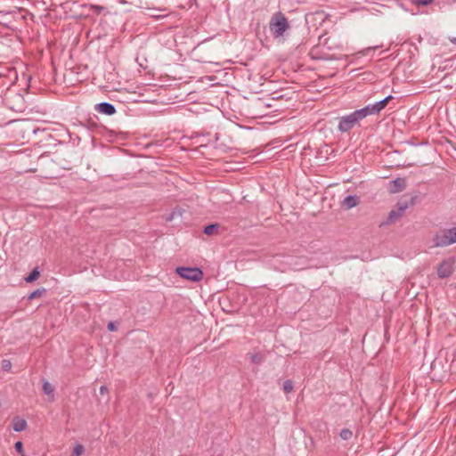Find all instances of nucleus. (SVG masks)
Wrapping results in <instances>:
<instances>
[{"label":"nucleus","mask_w":456,"mask_h":456,"mask_svg":"<svg viewBox=\"0 0 456 456\" xmlns=\"http://www.w3.org/2000/svg\"><path fill=\"white\" fill-rule=\"evenodd\" d=\"M269 28L275 38L283 36L284 32L289 28L288 19L284 13L275 12L270 20Z\"/></svg>","instance_id":"f257e3e1"},{"label":"nucleus","mask_w":456,"mask_h":456,"mask_svg":"<svg viewBox=\"0 0 456 456\" xmlns=\"http://www.w3.org/2000/svg\"><path fill=\"white\" fill-rule=\"evenodd\" d=\"M435 247H447L456 242V227L444 229L433 237Z\"/></svg>","instance_id":"f03ea898"},{"label":"nucleus","mask_w":456,"mask_h":456,"mask_svg":"<svg viewBox=\"0 0 456 456\" xmlns=\"http://www.w3.org/2000/svg\"><path fill=\"white\" fill-rule=\"evenodd\" d=\"M6 105L15 112H21L25 108V101L21 94L15 92H8L4 96Z\"/></svg>","instance_id":"7ed1b4c3"},{"label":"nucleus","mask_w":456,"mask_h":456,"mask_svg":"<svg viewBox=\"0 0 456 456\" xmlns=\"http://www.w3.org/2000/svg\"><path fill=\"white\" fill-rule=\"evenodd\" d=\"M361 120L362 118H360V116L357 115V111L354 110L349 115L341 117L339 118L338 128L341 133L348 132Z\"/></svg>","instance_id":"20e7f679"},{"label":"nucleus","mask_w":456,"mask_h":456,"mask_svg":"<svg viewBox=\"0 0 456 456\" xmlns=\"http://www.w3.org/2000/svg\"><path fill=\"white\" fill-rule=\"evenodd\" d=\"M176 273L191 281H200L203 278V273L198 267H177Z\"/></svg>","instance_id":"39448f33"},{"label":"nucleus","mask_w":456,"mask_h":456,"mask_svg":"<svg viewBox=\"0 0 456 456\" xmlns=\"http://www.w3.org/2000/svg\"><path fill=\"white\" fill-rule=\"evenodd\" d=\"M413 204V199H411L410 202L403 201V202H398L396 205L395 209H392L387 217V224H392L395 223L397 219H399L405 210L409 208L410 205Z\"/></svg>","instance_id":"423d86ee"},{"label":"nucleus","mask_w":456,"mask_h":456,"mask_svg":"<svg viewBox=\"0 0 456 456\" xmlns=\"http://www.w3.org/2000/svg\"><path fill=\"white\" fill-rule=\"evenodd\" d=\"M406 188V179L398 177L390 182L389 191L391 193H397Z\"/></svg>","instance_id":"0eeeda50"},{"label":"nucleus","mask_w":456,"mask_h":456,"mask_svg":"<svg viewBox=\"0 0 456 456\" xmlns=\"http://www.w3.org/2000/svg\"><path fill=\"white\" fill-rule=\"evenodd\" d=\"M95 110L102 114L111 116L116 113V108L109 102H101L95 105Z\"/></svg>","instance_id":"6e6552de"},{"label":"nucleus","mask_w":456,"mask_h":456,"mask_svg":"<svg viewBox=\"0 0 456 456\" xmlns=\"http://www.w3.org/2000/svg\"><path fill=\"white\" fill-rule=\"evenodd\" d=\"M452 264L448 261H444L437 268V274L440 278H447L452 273Z\"/></svg>","instance_id":"1a4fd4ad"},{"label":"nucleus","mask_w":456,"mask_h":456,"mask_svg":"<svg viewBox=\"0 0 456 456\" xmlns=\"http://www.w3.org/2000/svg\"><path fill=\"white\" fill-rule=\"evenodd\" d=\"M356 111H357V115L360 116V118L362 119H363L364 118H366L369 115L378 114L374 104H369V105L365 106L364 108L356 110Z\"/></svg>","instance_id":"9d476101"},{"label":"nucleus","mask_w":456,"mask_h":456,"mask_svg":"<svg viewBox=\"0 0 456 456\" xmlns=\"http://www.w3.org/2000/svg\"><path fill=\"white\" fill-rule=\"evenodd\" d=\"M359 204V198L356 195H348L343 200V205L346 208H352Z\"/></svg>","instance_id":"9b49d317"},{"label":"nucleus","mask_w":456,"mask_h":456,"mask_svg":"<svg viewBox=\"0 0 456 456\" xmlns=\"http://www.w3.org/2000/svg\"><path fill=\"white\" fill-rule=\"evenodd\" d=\"M43 391L46 395L49 396L50 401L54 400V387L50 382L44 380Z\"/></svg>","instance_id":"f8f14e48"},{"label":"nucleus","mask_w":456,"mask_h":456,"mask_svg":"<svg viewBox=\"0 0 456 456\" xmlns=\"http://www.w3.org/2000/svg\"><path fill=\"white\" fill-rule=\"evenodd\" d=\"M393 99L392 95H388L386 98H384L381 101L377 102L374 103L375 109L378 112V114L386 108V106L388 104V102Z\"/></svg>","instance_id":"ddd939ff"},{"label":"nucleus","mask_w":456,"mask_h":456,"mask_svg":"<svg viewBox=\"0 0 456 456\" xmlns=\"http://www.w3.org/2000/svg\"><path fill=\"white\" fill-rule=\"evenodd\" d=\"M27 427V422L24 419H16L13 423V429L16 432H20L24 430Z\"/></svg>","instance_id":"4468645a"},{"label":"nucleus","mask_w":456,"mask_h":456,"mask_svg":"<svg viewBox=\"0 0 456 456\" xmlns=\"http://www.w3.org/2000/svg\"><path fill=\"white\" fill-rule=\"evenodd\" d=\"M40 276V273L39 271L37 270V268H35L26 278H25V281L26 282H28V283H31L33 281H35L36 280H37Z\"/></svg>","instance_id":"2eb2a0df"},{"label":"nucleus","mask_w":456,"mask_h":456,"mask_svg":"<svg viewBox=\"0 0 456 456\" xmlns=\"http://www.w3.org/2000/svg\"><path fill=\"white\" fill-rule=\"evenodd\" d=\"M45 293V289L41 288L34 290L28 297V300L42 297Z\"/></svg>","instance_id":"dca6fc26"},{"label":"nucleus","mask_w":456,"mask_h":456,"mask_svg":"<svg viewBox=\"0 0 456 456\" xmlns=\"http://www.w3.org/2000/svg\"><path fill=\"white\" fill-rule=\"evenodd\" d=\"M339 436L343 439V440H350L352 437H353V432L352 430H350L349 428H343L340 433H339Z\"/></svg>","instance_id":"f3484780"},{"label":"nucleus","mask_w":456,"mask_h":456,"mask_svg":"<svg viewBox=\"0 0 456 456\" xmlns=\"http://www.w3.org/2000/svg\"><path fill=\"white\" fill-rule=\"evenodd\" d=\"M218 229L217 224H211L204 228V233L207 235H212Z\"/></svg>","instance_id":"a211bd4d"},{"label":"nucleus","mask_w":456,"mask_h":456,"mask_svg":"<svg viewBox=\"0 0 456 456\" xmlns=\"http://www.w3.org/2000/svg\"><path fill=\"white\" fill-rule=\"evenodd\" d=\"M248 356H249L251 362L256 364H260L264 360L263 355L258 353L257 354H248Z\"/></svg>","instance_id":"6ab92c4d"},{"label":"nucleus","mask_w":456,"mask_h":456,"mask_svg":"<svg viewBox=\"0 0 456 456\" xmlns=\"http://www.w3.org/2000/svg\"><path fill=\"white\" fill-rule=\"evenodd\" d=\"M294 389L293 382L290 379H287L283 382V390L285 393H290Z\"/></svg>","instance_id":"aec40b11"},{"label":"nucleus","mask_w":456,"mask_h":456,"mask_svg":"<svg viewBox=\"0 0 456 456\" xmlns=\"http://www.w3.org/2000/svg\"><path fill=\"white\" fill-rule=\"evenodd\" d=\"M85 448L82 444H77L74 447L71 456H80L84 453Z\"/></svg>","instance_id":"412c9836"},{"label":"nucleus","mask_w":456,"mask_h":456,"mask_svg":"<svg viewBox=\"0 0 456 456\" xmlns=\"http://www.w3.org/2000/svg\"><path fill=\"white\" fill-rule=\"evenodd\" d=\"M14 448L21 456H24L23 444L20 441L15 443Z\"/></svg>","instance_id":"4be33fe9"},{"label":"nucleus","mask_w":456,"mask_h":456,"mask_svg":"<svg viewBox=\"0 0 456 456\" xmlns=\"http://www.w3.org/2000/svg\"><path fill=\"white\" fill-rule=\"evenodd\" d=\"M12 368V363L9 360L2 361V369L5 371H9Z\"/></svg>","instance_id":"5701e85b"},{"label":"nucleus","mask_w":456,"mask_h":456,"mask_svg":"<svg viewBox=\"0 0 456 456\" xmlns=\"http://www.w3.org/2000/svg\"><path fill=\"white\" fill-rule=\"evenodd\" d=\"M433 0H412V3L418 5H428L431 4Z\"/></svg>","instance_id":"b1692460"},{"label":"nucleus","mask_w":456,"mask_h":456,"mask_svg":"<svg viewBox=\"0 0 456 456\" xmlns=\"http://www.w3.org/2000/svg\"><path fill=\"white\" fill-rule=\"evenodd\" d=\"M108 330L110 331H115V330H117V325L114 322H110L108 324Z\"/></svg>","instance_id":"393cba45"},{"label":"nucleus","mask_w":456,"mask_h":456,"mask_svg":"<svg viewBox=\"0 0 456 456\" xmlns=\"http://www.w3.org/2000/svg\"><path fill=\"white\" fill-rule=\"evenodd\" d=\"M175 216V212H172L165 219L167 222H170L174 219Z\"/></svg>","instance_id":"a878e982"},{"label":"nucleus","mask_w":456,"mask_h":456,"mask_svg":"<svg viewBox=\"0 0 456 456\" xmlns=\"http://www.w3.org/2000/svg\"><path fill=\"white\" fill-rule=\"evenodd\" d=\"M108 393V387L106 386H102L100 387V394L101 395H105Z\"/></svg>","instance_id":"bb28decb"},{"label":"nucleus","mask_w":456,"mask_h":456,"mask_svg":"<svg viewBox=\"0 0 456 456\" xmlns=\"http://www.w3.org/2000/svg\"><path fill=\"white\" fill-rule=\"evenodd\" d=\"M92 9L95 10L98 13L101 12L104 8L99 5H92Z\"/></svg>","instance_id":"cd10ccee"},{"label":"nucleus","mask_w":456,"mask_h":456,"mask_svg":"<svg viewBox=\"0 0 456 456\" xmlns=\"http://www.w3.org/2000/svg\"><path fill=\"white\" fill-rule=\"evenodd\" d=\"M451 42L456 45V37L452 38Z\"/></svg>","instance_id":"c85d7f7f"},{"label":"nucleus","mask_w":456,"mask_h":456,"mask_svg":"<svg viewBox=\"0 0 456 456\" xmlns=\"http://www.w3.org/2000/svg\"><path fill=\"white\" fill-rule=\"evenodd\" d=\"M28 172H36V169H34V168H30V169H28Z\"/></svg>","instance_id":"c756f323"}]
</instances>
